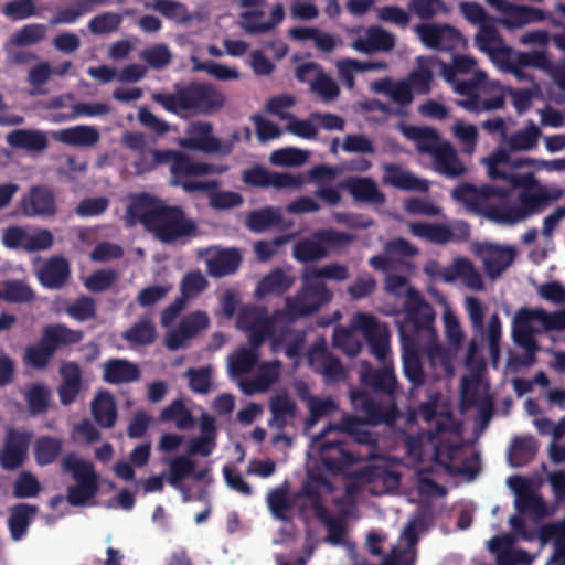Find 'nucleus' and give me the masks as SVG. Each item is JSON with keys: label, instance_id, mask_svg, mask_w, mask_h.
I'll return each mask as SVG.
<instances>
[{"label": "nucleus", "instance_id": "37", "mask_svg": "<svg viewBox=\"0 0 565 565\" xmlns=\"http://www.w3.org/2000/svg\"><path fill=\"white\" fill-rule=\"evenodd\" d=\"M7 143L13 149L42 151L46 149L47 139L38 130L15 129L7 135Z\"/></svg>", "mask_w": 565, "mask_h": 565}, {"label": "nucleus", "instance_id": "6", "mask_svg": "<svg viewBox=\"0 0 565 565\" xmlns=\"http://www.w3.org/2000/svg\"><path fill=\"white\" fill-rule=\"evenodd\" d=\"M62 471L70 473L76 483L67 488V502L73 507H84L98 493V475L94 465L67 454L61 461Z\"/></svg>", "mask_w": 565, "mask_h": 565}, {"label": "nucleus", "instance_id": "28", "mask_svg": "<svg viewBox=\"0 0 565 565\" xmlns=\"http://www.w3.org/2000/svg\"><path fill=\"white\" fill-rule=\"evenodd\" d=\"M363 385L373 392L393 398L397 390V380L393 367L384 365L382 369H369L362 373Z\"/></svg>", "mask_w": 565, "mask_h": 565}, {"label": "nucleus", "instance_id": "46", "mask_svg": "<svg viewBox=\"0 0 565 565\" xmlns=\"http://www.w3.org/2000/svg\"><path fill=\"white\" fill-rule=\"evenodd\" d=\"M62 440L53 436H40L34 441V460L40 467L49 466L62 452Z\"/></svg>", "mask_w": 565, "mask_h": 565}, {"label": "nucleus", "instance_id": "34", "mask_svg": "<svg viewBox=\"0 0 565 565\" xmlns=\"http://www.w3.org/2000/svg\"><path fill=\"white\" fill-rule=\"evenodd\" d=\"M54 139L73 147H90L98 143L99 135L95 127L76 126L54 132Z\"/></svg>", "mask_w": 565, "mask_h": 565}, {"label": "nucleus", "instance_id": "15", "mask_svg": "<svg viewBox=\"0 0 565 565\" xmlns=\"http://www.w3.org/2000/svg\"><path fill=\"white\" fill-rule=\"evenodd\" d=\"M404 311H406V321L413 326L414 332L433 331L434 317L436 315L434 313L433 306L425 300L417 289H407Z\"/></svg>", "mask_w": 565, "mask_h": 565}, {"label": "nucleus", "instance_id": "45", "mask_svg": "<svg viewBox=\"0 0 565 565\" xmlns=\"http://www.w3.org/2000/svg\"><path fill=\"white\" fill-rule=\"evenodd\" d=\"M110 107L104 103H78L71 107L67 113H54V122H67L76 120L79 117H98L109 114Z\"/></svg>", "mask_w": 565, "mask_h": 565}, {"label": "nucleus", "instance_id": "50", "mask_svg": "<svg viewBox=\"0 0 565 565\" xmlns=\"http://www.w3.org/2000/svg\"><path fill=\"white\" fill-rule=\"evenodd\" d=\"M167 465L168 468H170V472H168L167 476V482L175 489H181L182 481L194 473L195 463L193 459L185 455L168 459Z\"/></svg>", "mask_w": 565, "mask_h": 565}, {"label": "nucleus", "instance_id": "30", "mask_svg": "<svg viewBox=\"0 0 565 565\" xmlns=\"http://www.w3.org/2000/svg\"><path fill=\"white\" fill-rule=\"evenodd\" d=\"M140 377L137 364L126 359H111L104 364V381L107 384L120 385L137 382Z\"/></svg>", "mask_w": 565, "mask_h": 565}, {"label": "nucleus", "instance_id": "24", "mask_svg": "<svg viewBox=\"0 0 565 565\" xmlns=\"http://www.w3.org/2000/svg\"><path fill=\"white\" fill-rule=\"evenodd\" d=\"M61 383L57 386V396L62 406H70L76 402L83 385V374L76 362H64L60 366Z\"/></svg>", "mask_w": 565, "mask_h": 565}, {"label": "nucleus", "instance_id": "53", "mask_svg": "<svg viewBox=\"0 0 565 565\" xmlns=\"http://www.w3.org/2000/svg\"><path fill=\"white\" fill-rule=\"evenodd\" d=\"M518 313H521V319H527L529 323L533 321L542 323L546 331L565 329V311L547 312L542 309H520Z\"/></svg>", "mask_w": 565, "mask_h": 565}, {"label": "nucleus", "instance_id": "51", "mask_svg": "<svg viewBox=\"0 0 565 565\" xmlns=\"http://www.w3.org/2000/svg\"><path fill=\"white\" fill-rule=\"evenodd\" d=\"M35 298V292L26 282L20 279H9L2 281L0 299L7 303H29Z\"/></svg>", "mask_w": 565, "mask_h": 565}, {"label": "nucleus", "instance_id": "17", "mask_svg": "<svg viewBox=\"0 0 565 565\" xmlns=\"http://www.w3.org/2000/svg\"><path fill=\"white\" fill-rule=\"evenodd\" d=\"M213 126L209 121H193L186 127V137L179 139V146L189 151L220 153V139L212 135Z\"/></svg>", "mask_w": 565, "mask_h": 565}, {"label": "nucleus", "instance_id": "41", "mask_svg": "<svg viewBox=\"0 0 565 565\" xmlns=\"http://www.w3.org/2000/svg\"><path fill=\"white\" fill-rule=\"evenodd\" d=\"M356 332L360 331L355 328V321L352 322L350 328H337L332 337L333 348L340 350L349 358L358 356L361 348H363V342Z\"/></svg>", "mask_w": 565, "mask_h": 565}, {"label": "nucleus", "instance_id": "19", "mask_svg": "<svg viewBox=\"0 0 565 565\" xmlns=\"http://www.w3.org/2000/svg\"><path fill=\"white\" fill-rule=\"evenodd\" d=\"M83 339V331L73 330L68 326L57 322L43 327L39 341L34 344L57 352L60 349L79 344Z\"/></svg>", "mask_w": 565, "mask_h": 565}, {"label": "nucleus", "instance_id": "61", "mask_svg": "<svg viewBox=\"0 0 565 565\" xmlns=\"http://www.w3.org/2000/svg\"><path fill=\"white\" fill-rule=\"evenodd\" d=\"M238 323L244 329L275 328V320L267 316L264 307H248L242 310Z\"/></svg>", "mask_w": 565, "mask_h": 565}, {"label": "nucleus", "instance_id": "21", "mask_svg": "<svg viewBox=\"0 0 565 565\" xmlns=\"http://www.w3.org/2000/svg\"><path fill=\"white\" fill-rule=\"evenodd\" d=\"M351 401L354 408L363 414L369 425L390 424L394 419L396 407L383 408L380 403L374 401L367 393L355 391L351 393Z\"/></svg>", "mask_w": 565, "mask_h": 565}, {"label": "nucleus", "instance_id": "57", "mask_svg": "<svg viewBox=\"0 0 565 565\" xmlns=\"http://www.w3.org/2000/svg\"><path fill=\"white\" fill-rule=\"evenodd\" d=\"M459 14L471 25H495V17H491L477 1H462L458 6Z\"/></svg>", "mask_w": 565, "mask_h": 565}, {"label": "nucleus", "instance_id": "16", "mask_svg": "<svg viewBox=\"0 0 565 565\" xmlns=\"http://www.w3.org/2000/svg\"><path fill=\"white\" fill-rule=\"evenodd\" d=\"M355 329L362 332L369 342L371 354L384 362L390 352V338L385 329L379 326L377 319L372 315L359 312L355 316Z\"/></svg>", "mask_w": 565, "mask_h": 565}, {"label": "nucleus", "instance_id": "13", "mask_svg": "<svg viewBox=\"0 0 565 565\" xmlns=\"http://www.w3.org/2000/svg\"><path fill=\"white\" fill-rule=\"evenodd\" d=\"M308 364L316 374L324 379L327 385L342 383L348 377V372L341 364V360L323 344L311 348L308 353Z\"/></svg>", "mask_w": 565, "mask_h": 565}, {"label": "nucleus", "instance_id": "3", "mask_svg": "<svg viewBox=\"0 0 565 565\" xmlns=\"http://www.w3.org/2000/svg\"><path fill=\"white\" fill-rule=\"evenodd\" d=\"M153 103L177 116L214 115L224 106L223 93L204 82L174 84L172 93H152Z\"/></svg>", "mask_w": 565, "mask_h": 565}, {"label": "nucleus", "instance_id": "39", "mask_svg": "<svg viewBox=\"0 0 565 565\" xmlns=\"http://www.w3.org/2000/svg\"><path fill=\"white\" fill-rule=\"evenodd\" d=\"M321 488H327L330 491V481L322 475L310 473L308 475L307 480L303 481L302 489L297 493V497L310 501L311 510H313V512L328 510L322 502V495L320 494Z\"/></svg>", "mask_w": 565, "mask_h": 565}, {"label": "nucleus", "instance_id": "40", "mask_svg": "<svg viewBox=\"0 0 565 565\" xmlns=\"http://www.w3.org/2000/svg\"><path fill=\"white\" fill-rule=\"evenodd\" d=\"M311 239L332 250L333 254H339L355 241V235L335 228H322L316 230L313 235H311Z\"/></svg>", "mask_w": 565, "mask_h": 565}, {"label": "nucleus", "instance_id": "7", "mask_svg": "<svg viewBox=\"0 0 565 565\" xmlns=\"http://www.w3.org/2000/svg\"><path fill=\"white\" fill-rule=\"evenodd\" d=\"M331 298H333V294L324 282L302 280V288L297 291V295L285 299L286 317L291 320L309 317L329 303Z\"/></svg>", "mask_w": 565, "mask_h": 565}, {"label": "nucleus", "instance_id": "25", "mask_svg": "<svg viewBox=\"0 0 565 565\" xmlns=\"http://www.w3.org/2000/svg\"><path fill=\"white\" fill-rule=\"evenodd\" d=\"M70 278V264L62 256H53L43 263L38 271V279L43 288L60 290Z\"/></svg>", "mask_w": 565, "mask_h": 565}, {"label": "nucleus", "instance_id": "35", "mask_svg": "<svg viewBox=\"0 0 565 565\" xmlns=\"http://www.w3.org/2000/svg\"><path fill=\"white\" fill-rule=\"evenodd\" d=\"M241 263L242 256L238 250L226 248L217 252L214 257L207 260V270L213 277H226L236 273Z\"/></svg>", "mask_w": 565, "mask_h": 565}, {"label": "nucleus", "instance_id": "29", "mask_svg": "<svg viewBox=\"0 0 565 565\" xmlns=\"http://www.w3.org/2000/svg\"><path fill=\"white\" fill-rule=\"evenodd\" d=\"M407 137L415 142L418 153L428 154L447 149H454L451 142L443 140L437 130L431 127H411Z\"/></svg>", "mask_w": 565, "mask_h": 565}, {"label": "nucleus", "instance_id": "48", "mask_svg": "<svg viewBox=\"0 0 565 565\" xmlns=\"http://www.w3.org/2000/svg\"><path fill=\"white\" fill-rule=\"evenodd\" d=\"M291 285L292 281L289 277L282 270L276 269L260 279L258 287H256L255 295L258 298H263L268 295L280 296L289 290Z\"/></svg>", "mask_w": 565, "mask_h": 565}, {"label": "nucleus", "instance_id": "63", "mask_svg": "<svg viewBox=\"0 0 565 565\" xmlns=\"http://www.w3.org/2000/svg\"><path fill=\"white\" fill-rule=\"evenodd\" d=\"M310 84V90L318 95L324 103H331L339 96L337 81L324 72H319Z\"/></svg>", "mask_w": 565, "mask_h": 565}, {"label": "nucleus", "instance_id": "8", "mask_svg": "<svg viewBox=\"0 0 565 565\" xmlns=\"http://www.w3.org/2000/svg\"><path fill=\"white\" fill-rule=\"evenodd\" d=\"M415 32L422 43L433 51L452 52L466 45L460 31L450 24H417Z\"/></svg>", "mask_w": 565, "mask_h": 565}, {"label": "nucleus", "instance_id": "9", "mask_svg": "<svg viewBox=\"0 0 565 565\" xmlns=\"http://www.w3.org/2000/svg\"><path fill=\"white\" fill-rule=\"evenodd\" d=\"M409 228L414 236L437 245L467 242L470 238V226L465 221L458 222L455 231L444 224L428 222H414Z\"/></svg>", "mask_w": 565, "mask_h": 565}, {"label": "nucleus", "instance_id": "27", "mask_svg": "<svg viewBox=\"0 0 565 565\" xmlns=\"http://www.w3.org/2000/svg\"><path fill=\"white\" fill-rule=\"evenodd\" d=\"M384 177L382 182L388 184L395 189L414 192H427L429 185L425 179H418L409 171H405L397 163H385L384 164Z\"/></svg>", "mask_w": 565, "mask_h": 565}, {"label": "nucleus", "instance_id": "54", "mask_svg": "<svg viewBox=\"0 0 565 565\" xmlns=\"http://www.w3.org/2000/svg\"><path fill=\"white\" fill-rule=\"evenodd\" d=\"M330 254L333 253L311 238H301L292 247V257L303 264L326 259Z\"/></svg>", "mask_w": 565, "mask_h": 565}, {"label": "nucleus", "instance_id": "64", "mask_svg": "<svg viewBox=\"0 0 565 565\" xmlns=\"http://www.w3.org/2000/svg\"><path fill=\"white\" fill-rule=\"evenodd\" d=\"M139 58L148 64L149 67L160 71L169 66L172 61V54L166 44H154L142 50Z\"/></svg>", "mask_w": 565, "mask_h": 565}, {"label": "nucleus", "instance_id": "36", "mask_svg": "<svg viewBox=\"0 0 565 565\" xmlns=\"http://www.w3.org/2000/svg\"><path fill=\"white\" fill-rule=\"evenodd\" d=\"M365 420H361L355 415H347L341 418L340 423L332 425L329 424L326 426L324 430L320 431L315 436V443H320L327 436V434L339 430L341 433H347L349 435L358 436V443L362 445H367L371 443V436L367 431H362L363 424Z\"/></svg>", "mask_w": 565, "mask_h": 565}, {"label": "nucleus", "instance_id": "56", "mask_svg": "<svg viewBox=\"0 0 565 565\" xmlns=\"http://www.w3.org/2000/svg\"><path fill=\"white\" fill-rule=\"evenodd\" d=\"M349 277L348 266L343 264H329L319 269L305 271L302 280L307 282H323L321 279L333 280L337 282L345 281Z\"/></svg>", "mask_w": 565, "mask_h": 565}, {"label": "nucleus", "instance_id": "42", "mask_svg": "<svg viewBox=\"0 0 565 565\" xmlns=\"http://www.w3.org/2000/svg\"><path fill=\"white\" fill-rule=\"evenodd\" d=\"M271 418L269 425L277 429H284L288 419L295 417L297 405L287 394H277L270 399L269 405Z\"/></svg>", "mask_w": 565, "mask_h": 565}, {"label": "nucleus", "instance_id": "38", "mask_svg": "<svg viewBox=\"0 0 565 565\" xmlns=\"http://www.w3.org/2000/svg\"><path fill=\"white\" fill-rule=\"evenodd\" d=\"M90 406H93L94 420L98 426L102 428H111L116 425L117 406L110 393H98Z\"/></svg>", "mask_w": 565, "mask_h": 565}, {"label": "nucleus", "instance_id": "52", "mask_svg": "<svg viewBox=\"0 0 565 565\" xmlns=\"http://www.w3.org/2000/svg\"><path fill=\"white\" fill-rule=\"evenodd\" d=\"M540 136V128L529 121L527 126L507 137V145L512 151H531L536 147Z\"/></svg>", "mask_w": 565, "mask_h": 565}, {"label": "nucleus", "instance_id": "43", "mask_svg": "<svg viewBox=\"0 0 565 565\" xmlns=\"http://www.w3.org/2000/svg\"><path fill=\"white\" fill-rule=\"evenodd\" d=\"M513 340L514 343L527 351V361L525 365L534 363V352L537 350L536 340L533 335L532 327L526 319L521 318V312H516L513 320Z\"/></svg>", "mask_w": 565, "mask_h": 565}, {"label": "nucleus", "instance_id": "12", "mask_svg": "<svg viewBox=\"0 0 565 565\" xmlns=\"http://www.w3.org/2000/svg\"><path fill=\"white\" fill-rule=\"evenodd\" d=\"M473 253L483 262L484 273L492 280L499 278L511 266L515 257L514 247L494 243L476 244Z\"/></svg>", "mask_w": 565, "mask_h": 565}, {"label": "nucleus", "instance_id": "32", "mask_svg": "<svg viewBox=\"0 0 565 565\" xmlns=\"http://www.w3.org/2000/svg\"><path fill=\"white\" fill-rule=\"evenodd\" d=\"M433 159V167L437 174L448 179H457L466 174V166L459 159L455 148L428 153Z\"/></svg>", "mask_w": 565, "mask_h": 565}, {"label": "nucleus", "instance_id": "5", "mask_svg": "<svg viewBox=\"0 0 565 565\" xmlns=\"http://www.w3.org/2000/svg\"><path fill=\"white\" fill-rule=\"evenodd\" d=\"M149 156L150 158L145 156L139 159L135 167L141 172H148L168 164L170 166L171 180L221 174L226 171V168H218L212 163L196 162L179 150H150Z\"/></svg>", "mask_w": 565, "mask_h": 565}, {"label": "nucleus", "instance_id": "22", "mask_svg": "<svg viewBox=\"0 0 565 565\" xmlns=\"http://www.w3.org/2000/svg\"><path fill=\"white\" fill-rule=\"evenodd\" d=\"M511 489L516 493L514 507L520 513H531L537 518H544L547 513L543 498L532 492L529 482L522 477H513L509 479Z\"/></svg>", "mask_w": 565, "mask_h": 565}, {"label": "nucleus", "instance_id": "18", "mask_svg": "<svg viewBox=\"0 0 565 565\" xmlns=\"http://www.w3.org/2000/svg\"><path fill=\"white\" fill-rule=\"evenodd\" d=\"M21 212L28 217H52L57 213L54 192L46 185H32L21 198Z\"/></svg>", "mask_w": 565, "mask_h": 565}, {"label": "nucleus", "instance_id": "10", "mask_svg": "<svg viewBox=\"0 0 565 565\" xmlns=\"http://www.w3.org/2000/svg\"><path fill=\"white\" fill-rule=\"evenodd\" d=\"M242 182L252 188L298 189L302 186L306 179L302 174L278 173L267 170L262 166H253L242 172Z\"/></svg>", "mask_w": 565, "mask_h": 565}, {"label": "nucleus", "instance_id": "2", "mask_svg": "<svg viewBox=\"0 0 565 565\" xmlns=\"http://www.w3.org/2000/svg\"><path fill=\"white\" fill-rule=\"evenodd\" d=\"M127 226L141 224L163 244H174L193 238L198 225L189 218L182 206L166 204L164 201L141 193L131 198L126 210Z\"/></svg>", "mask_w": 565, "mask_h": 565}, {"label": "nucleus", "instance_id": "60", "mask_svg": "<svg viewBox=\"0 0 565 565\" xmlns=\"http://www.w3.org/2000/svg\"><path fill=\"white\" fill-rule=\"evenodd\" d=\"M46 36V26L42 24H25L21 26V29L13 32L12 36H10L9 45H13L17 47H23L29 45H34Z\"/></svg>", "mask_w": 565, "mask_h": 565}, {"label": "nucleus", "instance_id": "47", "mask_svg": "<svg viewBox=\"0 0 565 565\" xmlns=\"http://www.w3.org/2000/svg\"><path fill=\"white\" fill-rule=\"evenodd\" d=\"M316 520L324 525L327 530V536L324 542L331 545H340L344 543L345 534L348 529L345 527L344 519L340 516H332L330 511H313Z\"/></svg>", "mask_w": 565, "mask_h": 565}, {"label": "nucleus", "instance_id": "33", "mask_svg": "<svg viewBox=\"0 0 565 565\" xmlns=\"http://www.w3.org/2000/svg\"><path fill=\"white\" fill-rule=\"evenodd\" d=\"M462 401L479 408V420L481 427H487L493 414V403L490 396L482 399L477 395V380L465 377L461 382Z\"/></svg>", "mask_w": 565, "mask_h": 565}, {"label": "nucleus", "instance_id": "58", "mask_svg": "<svg viewBox=\"0 0 565 565\" xmlns=\"http://www.w3.org/2000/svg\"><path fill=\"white\" fill-rule=\"evenodd\" d=\"M537 444L532 436L516 437L511 444L510 460L513 466H523L536 455Z\"/></svg>", "mask_w": 565, "mask_h": 565}, {"label": "nucleus", "instance_id": "44", "mask_svg": "<svg viewBox=\"0 0 565 565\" xmlns=\"http://www.w3.org/2000/svg\"><path fill=\"white\" fill-rule=\"evenodd\" d=\"M122 339L131 347L150 345L157 339V328L149 318H142L124 331Z\"/></svg>", "mask_w": 565, "mask_h": 565}, {"label": "nucleus", "instance_id": "11", "mask_svg": "<svg viewBox=\"0 0 565 565\" xmlns=\"http://www.w3.org/2000/svg\"><path fill=\"white\" fill-rule=\"evenodd\" d=\"M454 199L475 213H484L489 207L486 205L491 198H507L510 195V189L504 185L483 184L477 186L472 183H461L454 189Z\"/></svg>", "mask_w": 565, "mask_h": 565}, {"label": "nucleus", "instance_id": "62", "mask_svg": "<svg viewBox=\"0 0 565 565\" xmlns=\"http://www.w3.org/2000/svg\"><path fill=\"white\" fill-rule=\"evenodd\" d=\"M259 353L257 349H247L242 347L237 353L230 358V373L238 376L249 373L257 363Z\"/></svg>", "mask_w": 565, "mask_h": 565}, {"label": "nucleus", "instance_id": "49", "mask_svg": "<svg viewBox=\"0 0 565 565\" xmlns=\"http://www.w3.org/2000/svg\"><path fill=\"white\" fill-rule=\"evenodd\" d=\"M161 422H173L178 429H191L194 427V418L190 409L183 403V399L177 398L172 403L161 409Z\"/></svg>", "mask_w": 565, "mask_h": 565}, {"label": "nucleus", "instance_id": "23", "mask_svg": "<svg viewBox=\"0 0 565 565\" xmlns=\"http://www.w3.org/2000/svg\"><path fill=\"white\" fill-rule=\"evenodd\" d=\"M396 40L394 35L382 26L366 29L365 36H360L351 43V47L359 53L373 54L393 51Z\"/></svg>", "mask_w": 565, "mask_h": 565}, {"label": "nucleus", "instance_id": "4", "mask_svg": "<svg viewBox=\"0 0 565 565\" xmlns=\"http://www.w3.org/2000/svg\"><path fill=\"white\" fill-rule=\"evenodd\" d=\"M319 461L326 471L333 476H343L352 481L373 483L386 472L382 467L366 465L358 470H350L355 463L364 460V457L349 448V445L340 441H322L318 446Z\"/></svg>", "mask_w": 565, "mask_h": 565}, {"label": "nucleus", "instance_id": "59", "mask_svg": "<svg viewBox=\"0 0 565 565\" xmlns=\"http://www.w3.org/2000/svg\"><path fill=\"white\" fill-rule=\"evenodd\" d=\"M267 507H269L271 516L275 520L287 522L289 520L287 513L292 509L294 504L289 500V495H287V489L278 487L267 493Z\"/></svg>", "mask_w": 565, "mask_h": 565}, {"label": "nucleus", "instance_id": "14", "mask_svg": "<svg viewBox=\"0 0 565 565\" xmlns=\"http://www.w3.org/2000/svg\"><path fill=\"white\" fill-rule=\"evenodd\" d=\"M32 434L9 428L6 434L4 447L0 451V467L4 471H14L20 468L25 458Z\"/></svg>", "mask_w": 565, "mask_h": 565}, {"label": "nucleus", "instance_id": "20", "mask_svg": "<svg viewBox=\"0 0 565 565\" xmlns=\"http://www.w3.org/2000/svg\"><path fill=\"white\" fill-rule=\"evenodd\" d=\"M473 44L479 51L492 62H504L510 56V47L504 44L495 25H483L479 28L476 36H473Z\"/></svg>", "mask_w": 565, "mask_h": 565}, {"label": "nucleus", "instance_id": "1", "mask_svg": "<svg viewBox=\"0 0 565 565\" xmlns=\"http://www.w3.org/2000/svg\"><path fill=\"white\" fill-rule=\"evenodd\" d=\"M481 161L487 166L489 179L503 181L505 189H510V192L520 190L516 203L489 205L484 211V217L500 225L513 226L542 213L553 201L558 199V193L548 192L532 172L516 173L514 171L521 167H532L533 159L511 160L507 150L498 148Z\"/></svg>", "mask_w": 565, "mask_h": 565}, {"label": "nucleus", "instance_id": "55", "mask_svg": "<svg viewBox=\"0 0 565 565\" xmlns=\"http://www.w3.org/2000/svg\"><path fill=\"white\" fill-rule=\"evenodd\" d=\"M50 398L51 391L46 385L40 383L29 385L26 394H24L29 414L39 416L40 414L46 413L50 408Z\"/></svg>", "mask_w": 565, "mask_h": 565}, {"label": "nucleus", "instance_id": "26", "mask_svg": "<svg viewBox=\"0 0 565 565\" xmlns=\"http://www.w3.org/2000/svg\"><path fill=\"white\" fill-rule=\"evenodd\" d=\"M39 514V505L31 503H17L9 509V519H7V527H9L10 539L15 542L21 541L29 531L30 525Z\"/></svg>", "mask_w": 565, "mask_h": 565}, {"label": "nucleus", "instance_id": "31", "mask_svg": "<svg viewBox=\"0 0 565 565\" xmlns=\"http://www.w3.org/2000/svg\"><path fill=\"white\" fill-rule=\"evenodd\" d=\"M349 194L358 202H365L373 205L385 203V194L379 190L377 184L371 178H354L343 184Z\"/></svg>", "mask_w": 565, "mask_h": 565}]
</instances>
